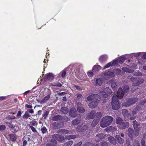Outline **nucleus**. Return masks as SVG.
I'll use <instances>...</instances> for the list:
<instances>
[{
  "instance_id": "obj_1",
  "label": "nucleus",
  "mask_w": 146,
  "mask_h": 146,
  "mask_svg": "<svg viewBox=\"0 0 146 146\" xmlns=\"http://www.w3.org/2000/svg\"><path fill=\"white\" fill-rule=\"evenodd\" d=\"M124 91L121 88H119L117 92V95L113 96L112 98L111 104L112 108L113 110H117L119 109L120 106V104L118 99L122 98L124 95L125 92H128L129 87L128 86H124L123 87Z\"/></svg>"
},
{
  "instance_id": "obj_2",
  "label": "nucleus",
  "mask_w": 146,
  "mask_h": 146,
  "mask_svg": "<svg viewBox=\"0 0 146 146\" xmlns=\"http://www.w3.org/2000/svg\"><path fill=\"white\" fill-rule=\"evenodd\" d=\"M87 100L90 101H93L89 104V106L90 108H93L98 105L100 100V97L99 95L97 94H93L88 96Z\"/></svg>"
},
{
  "instance_id": "obj_3",
  "label": "nucleus",
  "mask_w": 146,
  "mask_h": 146,
  "mask_svg": "<svg viewBox=\"0 0 146 146\" xmlns=\"http://www.w3.org/2000/svg\"><path fill=\"white\" fill-rule=\"evenodd\" d=\"M113 120V118L111 116L107 115L103 117L100 122V126L104 128L110 125Z\"/></svg>"
},
{
  "instance_id": "obj_4",
  "label": "nucleus",
  "mask_w": 146,
  "mask_h": 146,
  "mask_svg": "<svg viewBox=\"0 0 146 146\" xmlns=\"http://www.w3.org/2000/svg\"><path fill=\"white\" fill-rule=\"evenodd\" d=\"M116 123L118 124V127L120 129H123L129 127V123L127 122L123 121L122 119L120 117H117L116 119Z\"/></svg>"
},
{
  "instance_id": "obj_5",
  "label": "nucleus",
  "mask_w": 146,
  "mask_h": 146,
  "mask_svg": "<svg viewBox=\"0 0 146 146\" xmlns=\"http://www.w3.org/2000/svg\"><path fill=\"white\" fill-rule=\"evenodd\" d=\"M52 139L50 141L51 142L54 143L56 144L57 141L55 140H56L58 141L61 142L64 140V136L58 134H54L52 135Z\"/></svg>"
},
{
  "instance_id": "obj_6",
  "label": "nucleus",
  "mask_w": 146,
  "mask_h": 146,
  "mask_svg": "<svg viewBox=\"0 0 146 146\" xmlns=\"http://www.w3.org/2000/svg\"><path fill=\"white\" fill-rule=\"evenodd\" d=\"M138 100L137 98H133L129 99L126 102L122 104V106L125 107H127L134 104Z\"/></svg>"
},
{
  "instance_id": "obj_7",
  "label": "nucleus",
  "mask_w": 146,
  "mask_h": 146,
  "mask_svg": "<svg viewBox=\"0 0 146 146\" xmlns=\"http://www.w3.org/2000/svg\"><path fill=\"white\" fill-rule=\"evenodd\" d=\"M114 76V74L113 72L109 71L104 72L103 74V77L106 80H108L110 78H113Z\"/></svg>"
},
{
  "instance_id": "obj_8",
  "label": "nucleus",
  "mask_w": 146,
  "mask_h": 146,
  "mask_svg": "<svg viewBox=\"0 0 146 146\" xmlns=\"http://www.w3.org/2000/svg\"><path fill=\"white\" fill-rule=\"evenodd\" d=\"M131 80L133 82V86H137L143 83L144 81V80L143 79H141L140 81H139V78L132 77L131 78Z\"/></svg>"
},
{
  "instance_id": "obj_9",
  "label": "nucleus",
  "mask_w": 146,
  "mask_h": 146,
  "mask_svg": "<svg viewBox=\"0 0 146 146\" xmlns=\"http://www.w3.org/2000/svg\"><path fill=\"white\" fill-rule=\"evenodd\" d=\"M118 62V60H117L115 59L106 65L104 67V69H105L106 68H108L110 66H114L117 64Z\"/></svg>"
},
{
  "instance_id": "obj_10",
  "label": "nucleus",
  "mask_w": 146,
  "mask_h": 146,
  "mask_svg": "<svg viewBox=\"0 0 146 146\" xmlns=\"http://www.w3.org/2000/svg\"><path fill=\"white\" fill-rule=\"evenodd\" d=\"M109 83L111 84V86L113 90L117 89V85L116 84V81L113 80H111L109 81Z\"/></svg>"
},
{
  "instance_id": "obj_11",
  "label": "nucleus",
  "mask_w": 146,
  "mask_h": 146,
  "mask_svg": "<svg viewBox=\"0 0 146 146\" xmlns=\"http://www.w3.org/2000/svg\"><path fill=\"white\" fill-rule=\"evenodd\" d=\"M88 126L86 125H84L82 127H78L76 129L77 131L78 132H81L85 131L88 129Z\"/></svg>"
},
{
  "instance_id": "obj_12",
  "label": "nucleus",
  "mask_w": 146,
  "mask_h": 146,
  "mask_svg": "<svg viewBox=\"0 0 146 146\" xmlns=\"http://www.w3.org/2000/svg\"><path fill=\"white\" fill-rule=\"evenodd\" d=\"M76 115V109L74 108L71 109L69 111L70 116L72 117H74Z\"/></svg>"
},
{
  "instance_id": "obj_13",
  "label": "nucleus",
  "mask_w": 146,
  "mask_h": 146,
  "mask_svg": "<svg viewBox=\"0 0 146 146\" xmlns=\"http://www.w3.org/2000/svg\"><path fill=\"white\" fill-rule=\"evenodd\" d=\"M128 111L126 109L123 110L122 111V113L125 117V119H127L130 116V113H128Z\"/></svg>"
},
{
  "instance_id": "obj_14",
  "label": "nucleus",
  "mask_w": 146,
  "mask_h": 146,
  "mask_svg": "<svg viewBox=\"0 0 146 146\" xmlns=\"http://www.w3.org/2000/svg\"><path fill=\"white\" fill-rule=\"evenodd\" d=\"M140 125V123L136 121L135 120L133 121V125L134 129H141L140 127H138Z\"/></svg>"
},
{
  "instance_id": "obj_15",
  "label": "nucleus",
  "mask_w": 146,
  "mask_h": 146,
  "mask_svg": "<svg viewBox=\"0 0 146 146\" xmlns=\"http://www.w3.org/2000/svg\"><path fill=\"white\" fill-rule=\"evenodd\" d=\"M115 138L117 142L120 144H123L124 142V139L119 135H116Z\"/></svg>"
},
{
  "instance_id": "obj_16",
  "label": "nucleus",
  "mask_w": 146,
  "mask_h": 146,
  "mask_svg": "<svg viewBox=\"0 0 146 146\" xmlns=\"http://www.w3.org/2000/svg\"><path fill=\"white\" fill-rule=\"evenodd\" d=\"M108 139L110 143L113 145H115L117 144V142L115 139L112 136H110L108 138Z\"/></svg>"
},
{
  "instance_id": "obj_17",
  "label": "nucleus",
  "mask_w": 146,
  "mask_h": 146,
  "mask_svg": "<svg viewBox=\"0 0 146 146\" xmlns=\"http://www.w3.org/2000/svg\"><path fill=\"white\" fill-rule=\"evenodd\" d=\"M103 82V79L102 78L96 79V80L95 85L96 86H101Z\"/></svg>"
},
{
  "instance_id": "obj_18",
  "label": "nucleus",
  "mask_w": 146,
  "mask_h": 146,
  "mask_svg": "<svg viewBox=\"0 0 146 146\" xmlns=\"http://www.w3.org/2000/svg\"><path fill=\"white\" fill-rule=\"evenodd\" d=\"M128 131L129 133V136L131 139H132L134 133V131L133 129L131 128H129L128 129Z\"/></svg>"
},
{
  "instance_id": "obj_19",
  "label": "nucleus",
  "mask_w": 146,
  "mask_h": 146,
  "mask_svg": "<svg viewBox=\"0 0 146 146\" xmlns=\"http://www.w3.org/2000/svg\"><path fill=\"white\" fill-rule=\"evenodd\" d=\"M80 104H81L78 103L77 104V106H78L77 108V111L79 113H84L85 111V109L79 106Z\"/></svg>"
},
{
  "instance_id": "obj_20",
  "label": "nucleus",
  "mask_w": 146,
  "mask_h": 146,
  "mask_svg": "<svg viewBox=\"0 0 146 146\" xmlns=\"http://www.w3.org/2000/svg\"><path fill=\"white\" fill-rule=\"evenodd\" d=\"M60 111L63 114H66L68 112L69 110L66 107H62L60 109Z\"/></svg>"
},
{
  "instance_id": "obj_21",
  "label": "nucleus",
  "mask_w": 146,
  "mask_h": 146,
  "mask_svg": "<svg viewBox=\"0 0 146 146\" xmlns=\"http://www.w3.org/2000/svg\"><path fill=\"white\" fill-rule=\"evenodd\" d=\"M69 131L68 130L65 129H61L58 130L57 133H62L63 134H68Z\"/></svg>"
},
{
  "instance_id": "obj_22",
  "label": "nucleus",
  "mask_w": 146,
  "mask_h": 146,
  "mask_svg": "<svg viewBox=\"0 0 146 146\" xmlns=\"http://www.w3.org/2000/svg\"><path fill=\"white\" fill-rule=\"evenodd\" d=\"M47 79L49 80H52L54 79V76L52 74L49 73L46 75Z\"/></svg>"
},
{
  "instance_id": "obj_23",
  "label": "nucleus",
  "mask_w": 146,
  "mask_h": 146,
  "mask_svg": "<svg viewBox=\"0 0 146 146\" xmlns=\"http://www.w3.org/2000/svg\"><path fill=\"white\" fill-rule=\"evenodd\" d=\"M62 117L60 115H57L53 117L52 119L54 121H58L62 120Z\"/></svg>"
},
{
  "instance_id": "obj_24",
  "label": "nucleus",
  "mask_w": 146,
  "mask_h": 146,
  "mask_svg": "<svg viewBox=\"0 0 146 146\" xmlns=\"http://www.w3.org/2000/svg\"><path fill=\"white\" fill-rule=\"evenodd\" d=\"M96 113V111L94 110L92 111L89 114L88 117L90 119H93L95 116V114Z\"/></svg>"
},
{
  "instance_id": "obj_25",
  "label": "nucleus",
  "mask_w": 146,
  "mask_h": 146,
  "mask_svg": "<svg viewBox=\"0 0 146 146\" xmlns=\"http://www.w3.org/2000/svg\"><path fill=\"white\" fill-rule=\"evenodd\" d=\"M107 59V56L106 55L101 56L99 58V60L100 62H102L106 61Z\"/></svg>"
},
{
  "instance_id": "obj_26",
  "label": "nucleus",
  "mask_w": 146,
  "mask_h": 146,
  "mask_svg": "<svg viewBox=\"0 0 146 146\" xmlns=\"http://www.w3.org/2000/svg\"><path fill=\"white\" fill-rule=\"evenodd\" d=\"M80 119H76L73 120L72 122V124L73 125H76L79 124L80 122Z\"/></svg>"
},
{
  "instance_id": "obj_27",
  "label": "nucleus",
  "mask_w": 146,
  "mask_h": 146,
  "mask_svg": "<svg viewBox=\"0 0 146 146\" xmlns=\"http://www.w3.org/2000/svg\"><path fill=\"white\" fill-rule=\"evenodd\" d=\"M101 68V67L100 65H94L93 68L92 70L94 72H96L98 71Z\"/></svg>"
},
{
  "instance_id": "obj_28",
  "label": "nucleus",
  "mask_w": 146,
  "mask_h": 146,
  "mask_svg": "<svg viewBox=\"0 0 146 146\" xmlns=\"http://www.w3.org/2000/svg\"><path fill=\"white\" fill-rule=\"evenodd\" d=\"M122 69L123 71L128 73H131L134 72V70L125 67L122 68Z\"/></svg>"
},
{
  "instance_id": "obj_29",
  "label": "nucleus",
  "mask_w": 146,
  "mask_h": 146,
  "mask_svg": "<svg viewBox=\"0 0 146 146\" xmlns=\"http://www.w3.org/2000/svg\"><path fill=\"white\" fill-rule=\"evenodd\" d=\"M141 110L139 106L136 107L132 111V114L134 115L137 113V111H139Z\"/></svg>"
},
{
  "instance_id": "obj_30",
  "label": "nucleus",
  "mask_w": 146,
  "mask_h": 146,
  "mask_svg": "<svg viewBox=\"0 0 146 146\" xmlns=\"http://www.w3.org/2000/svg\"><path fill=\"white\" fill-rule=\"evenodd\" d=\"M99 121L98 120H97L96 118H95L94 120L91 124V126L92 127H95L98 123Z\"/></svg>"
},
{
  "instance_id": "obj_31",
  "label": "nucleus",
  "mask_w": 146,
  "mask_h": 146,
  "mask_svg": "<svg viewBox=\"0 0 146 146\" xmlns=\"http://www.w3.org/2000/svg\"><path fill=\"white\" fill-rule=\"evenodd\" d=\"M66 138L68 140H70L72 139H75L76 138V135H67L66 137Z\"/></svg>"
},
{
  "instance_id": "obj_32",
  "label": "nucleus",
  "mask_w": 146,
  "mask_h": 146,
  "mask_svg": "<svg viewBox=\"0 0 146 146\" xmlns=\"http://www.w3.org/2000/svg\"><path fill=\"white\" fill-rule=\"evenodd\" d=\"M95 116L97 118L96 119L97 120H98L99 121H100L102 117V114L100 112H98L96 114Z\"/></svg>"
},
{
  "instance_id": "obj_33",
  "label": "nucleus",
  "mask_w": 146,
  "mask_h": 146,
  "mask_svg": "<svg viewBox=\"0 0 146 146\" xmlns=\"http://www.w3.org/2000/svg\"><path fill=\"white\" fill-rule=\"evenodd\" d=\"M100 94L101 96H102L103 98H106L108 96V95L106 94V92L102 90L100 91Z\"/></svg>"
},
{
  "instance_id": "obj_34",
  "label": "nucleus",
  "mask_w": 146,
  "mask_h": 146,
  "mask_svg": "<svg viewBox=\"0 0 146 146\" xmlns=\"http://www.w3.org/2000/svg\"><path fill=\"white\" fill-rule=\"evenodd\" d=\"M50 95H48L46 96L44 98L42 99L41 101V102L44 103L46 102L50 98Z\"/></svg>"
},
{
  "instance_id": "obj_35",
  "label": "nucleus",
  "mask_w": 146,
  "mask_h": 146,
  "mask_svg": "<svg viewBox=\"0 0 146 146\" xmlns=\"http://www.w3.org/2000/svg\"><path fill=\"white\" fill-rule=\"evenodd\" d=\"M73 143V142L72 141H70L65 143L62 146H71Z\"/></svg>"
},
{
  "instance_id": "obj_36",
  "label": "nucleus",
  "mask_w": 146,
  "mask_h": 146,
  "mask_svg": "<svg viewBox=\"0 0 146 146\" xmlns=\"http://www.w3.org/2000/svg\"><path fill=\"white\" fill-rule=\"evenodd\" d=\"M15 117L13 115H9L7 116L5 118V119L7 120H9L15 119Z\"/></svg>"
},
{
  "instance_id": "obj_37",
  "label": "nucleus",
  "mask_w": 146,
  "mask_h": 146,
  "mask_svg": "<svg viewBox=\"0 0 146 146\" xmlns=\"http://www.w3.org/2000/svg\"><path fill=\"white\" fill-rule=\"evenodd\" d=\"M30 116L28 111H26L25 114L23 116V118L24 119H27Z\"/></svg>"
},
{
  "instance_id": "obj_38",
  "label": "nucleus",
  "mask_w": 146,
  "mask_h": 146,
  "mask_svg": "<svg viewBox=\"0 0 146 146\" xmlns=\"http://www.w3.org/2000/svg\"><path fill=\"white\" fill-rule=\"evenodd\" d=\"M126 60V58L124 56H121L120 57L119 60L118 62L120 63H121L123 62L124 60Z\"/></svg>"
},
{
  "instance_id": "obj_39",
  "label": "nucleus",
  "mask_w": 146,
  "mask_h": 146,
  "mask_svg": "<svg viewBox=\"0 0 146 146\" xmlns=\"http://www.w3.org/2000/svg\"><path fill=\"white\" fill-rule=\"evenodd\" d=\"M140 129H134L135 132L133 133V136H134L135 137L138 136L139 135V133Z\"/></svg>"
},
{
  "instance_id": "obj_40",
  "label": "nucleus",
  "mask_w": 146,
  "mask_h": 146,
  "mask_svg": "<svg viewBox=\"0 0 146 146\" xmlns=\"http://www.w3.org/2000/svg\"><path fill=\"white\" fill-rule=\"evenodd\" d=\"M9 136L10 137L12 141H14L16 140V137L15 135L13 134H10Z\"/></svg>"
},
{
  "instance_id": "obj_41",
  "label": "nucleus",
  "mask_w": 146,
  "mask_h": 146,
  "mask_svg": "<svg viewBox=\"0 0 146 146\" xmlns=\"http://www.w3.org/2000/svg\"><path fill=\"white\" fill-rule=\"evenodd\" d=\"M133 75L136 76H140L142 75V73L141 72L138 71L135 72L133 74Z\"/></svg>"
},
{
  "instance_id": "obj_42",
  "label": "nucleus",
  "mask_w": 146,
  "mask_h": 146,
  "mask_svg": "<svg viewBox=\"0 0 146 146\" xmlns=\"http://www.w3.org/2000/svg\"><path fill=\"white\" fill-rule=\"evenodd\" d=\"M49 114V112L48 111H45L42 114V116L44 117V119H45L46 118L48 115Z\"/></svg>"
},
{
  "instance_id": "obj_43",
  "label": "nucleus",
  "mask_w": 146,
  "mask_h": 146,
  "mask_svg": "<svg viewBox=\"0 0 146 146\" xmlns=\"http://www.w3.org/2000/svg\"><path fill=\"white\" fill-rule=\"evenodd\" d=\"M96 136L99 137L100 139H102L104 138L105 135L104 133H102L99 135H97Z\"/></svg>"
},
{
  "instance_id": "obj_44",
  "label": "nucleus",
  "mask_w": 146,
  "mask_h": 146,
  "mask_svg": "<svg viewBox=\"0 0 146 146\" xmlns=\"http://www.w3.org/2000/svg\"><path fill=\"white\" fill-rule=\"evenodd\" d=\"M47 129L45 127H43L41 128V131H42L43 134L45 133L47 131Z\"/></svg>"
},
{
  "instance_id": "obj_45",
  "label": "nucleus",
  "mask_w": 146,
  "mask_h": 146,
  "mask_svg": "<svg viewBox=\"0 0 146 146\" xmlns=\"http://www.w3.org/2000/svg\"><path fill=\"white\" fill-rule=\"evenodd\" d=\"M114 127H112V126H110L106 129V132H108L112 130L113 129H115Z\"/></svg>"
},
{
  "instance_id": "obj_46",
  "label": "nucleus",
  "mask_w": 146,
  "mask_h": 146,
  "mask_svg": "<svg viewBox=\"0 0 146 146\" xmlns=\"http://www.w3.org/2000/svg\"><path fill=\"white\" fill-rule=\"evenodd\" d=\"M106 91L107 92L110 94L111 95L112 93L111 90L108 87H107L106 88Z\"/></svg>"
},
{
  "instance_id": "obj_47",
  "label": "nucleus",
  "mask_w": 146,
  "mask_h": 146,
  "mask_svg": "<svg viewBox=\"0 0 146 146\" xmlns=\"http://www.w3.org/2000/svg\"><path fill=\"white\" fill-rule=\"evenodd\" d=\"M83 146H94V145L93 143L87 142Z\"/></svg>"
},
{
  "instance_id": "obj_48",
  "label": "nucleus",
  "mask_w": 146,
  "mask_h": 146,
  "mask_svg": "<svg viewBox=\"0 0 146 146\" xmlns=\"http://www.w3.org/2000/svg\"><path fill=\"white\" fill-rule=\"evenodd\" d=\"M6 128L5 126L3 125H0V130L1 131H3Z\"/></svg>"
},
{
  "instance_id": "obj_49",
  "label": "nucleus",
  "mask_w": 146,
  "mask_h": 146,
  "mask_svg": "<svg viewBox=\"0 0 146 146\" xmlns=\"http://www.w3.org/2000/svg\"><path fill=\"white\" fill-rule=\"evenodd\" d=\"M115 72L117 75H119L120 74L121 70L119 69H115Z\"/></svg>"
},
{
  "instance_id": "obj_50",
  "label": "nucleus",
  "mask_w": 146,
  "mask_h": 146,
  "mask_svg": "<svg viewBox=\"0 0 146 146\" xmlns=\"http://www.w3.org/2000/svg\"><path fill=\"white\" fill-rule=\"evenodd\" d=\"M30 128L31 129L32 131L33 132H37V131L36 129L33 126H30Z\"/></svg>"
},
{
  "instance_id": "obj_51",
  "label": "nucleus",
  "mask_w": 146,
  "mask_h": 146,
  "mask_svg": "<svg viewBox=\"0 0 146 146\" xmlns=\"http://www.w3.org/2000/svg\"><path fill=\"white\" fill-rule=\"evenodd\" d=\"M101 146H108V144L106 142L101 143Z\"/></svg>"
},
{
  "instance_id": "obj_52",
  "label": "nucleus",
  "mask_w": 146,
  "mask_h": 146,
  "mask_svg": "<svg viewBox=\"0 0 146 146\" xmlns=\"http://www.w3.org/2000/svg\"><path fill=\"white\" fill-rule=\"evenodd\" d=\"M87 74L90 77H92L93 76V73L91 72H87Z\"/></svg>"
},
{
  "instance_id": "obj_53",
  "label": "nucleus",
  "mask_w": 146,
  "mask_h": 146,
  "mask_svg": "<svg viewBox=\"0 0 146 146\" xmlns=\"http://www.w3.org/2000/svg\"><path fill=\"white\" fill-rule=\"evenodd\" d=\"M37 124V122L35 121H32V125L33 126L36 125Z\"/></svg>"
},
{
  "instance_id": "obj_54",
  "label": "nucleus",
  "mask_w": 146,
  "mask_h": 146,
  "mask_svg": "<svg viewBox=\"0 0 146 146\" xmlns=\"http://www.w3.org/2000/svg\"><path fill=\"white\" fill-rule=\"evenodd\" d=\"M13 130L12 131L13 132H17L18 131V128H17V127H16L15 126V127L13 129Z\"/></svg>"
},
{
  "instance_id": "obj_55",
  "label": "nucleus",
  "mask_w": 146,
  "mask_h": 146,
  "mask_svg": "<svg viewBox=\"0 0 146 146\" xmlns=\"http://www.w3.org/2000/svg\"><path fill=\"white\" fill-rule=\"evenodd\" d=\"M66 74V72L65 70H63L61 76L62 77H64Z\"/></svg>"
},
{
  "instance_id": "obj_56",
  "label": "nucleus",
  "mask_w": 146,
  "mask_h": 146,
  "mask_svg": "<svg viewBox=\"0 0 146 146\" xmlns=\"http://www.w3.org/2000/svg\"><path fill=\"white\" fill-rule=\"evenodd\" d=\"M46 146H56V145L54 144L49 143L47 144Z\"/></svg>"
},
{
  "instance_id": "obj_57",
  "label": "nucleus",
  "mask_w": 146,
  "mask_h": 146,
  "mask_svg": "<svg viewBox=\"0 0 146 146\" xmlns=\"http://www.w3.org/2000/svg\"><path fill=\"white\" fill-rule=\"evenodd\" d=\"M15 126H16L15 125H14L12 123H11V124H10V125H9V127H11L12 129H13L14 128H15Z\"/></svg>"
},
{
  "instance_id": "obj_58",
  "label": "nucleus",
  "mask_w": 146,
  "mask_h": 146,
  "mask_svg": "<svg viewBox=\"0 0 146 146\" xmlns=\"http://www.w3.org/2000/svg\"><path fill=\"white\" fill-rule=\"evenodd\" d=\"M142 146H146L145 144V141L144 139H142L141 141Z\"/></svg>"
},
{
  "instance_id": "obj_59",
  "label": "nucleus",
  "mask_w": 146,
  "mask_h": 146,
  "mask_svg": "<svg viewBox=\"0 0 146 146\" xmlns=\"http://www.w3.org/2000/svg\"><path fill=\"white\" fill-rule=\"evenodd\" d=\"M21 114H22V113H21V111H19L17 113V117H20L21 116Z\"/></svg>"
},
{
  "instance_id": "obj_60",
  "label": "nucleus",
  "mask_w": 146,
  "mask_h": 146,
  "mask_svg": "<svg viewBox=\"0 0 146 146\" xmlns=\"http://www.w3.org/2000/svg\"><path fill=\"white\" fill-rule=\"evenodd\" d=\"M146 102V100H143L142 102L140 103V105H143Z\"/></svg>"
},
{
  "instance_id": "obj_61",
  "label": "nucleus",
  "mask_w": 146,
  "mask_h": 146,
  "mask_svg": "<svg viewBox=\"0 0 146 146\" xmlns=\"http://www.w3.org/2000/svg\"><path fill=\"white\" fill-rule=\"evenodd\" d=\"M74 87L78 90H81L80 87L79 86H76V85H75L74 86Z\"/></svg>"
},
{
  "instance_id": "obj_62",
  "label": "nucleus",
  "mask_w": 146,
  "mask_h": 146,
  "mask_svg": "<svg viewBox=\"0 0 146 146\" xmlns=\"http://www.w3.org/2000/svg\"><path fill=\"white\" fill-rule=\"evenodd\" d=\"M55 86L59 87H61L62 86V84L60 83H58L57 84L55 85Z\"/></svg>"
},
{
  "instance_id": "obj_63",
  "label": "nucleus",
  "mask_w": 146,
  "mask_h": 146,
  "mask_svg": "<svg viewBox=\"0 0 146 146\" xmlns=\"http://www.w3.org/2000/svg\"><path fill=\"white\" fill-rule=\"evenodd\" d=\"M23 146H25L27 144V141L26 140H24L23 143Z\"/></svg>"
},
{
  "instance_id": "obj_64",
  "label": "nucleus",
  "mask_w": 146,
  "mask_h": 146,
  "mask_svg": "<svg viewBox=\"0 0 146 146\" xmlns=\"http://www.w3.org/2000/svg\"><path fill=\"white\" fill-rule=\"evenodd\" d=\"M77 96L78 98H80L82 97V95L81 94H77Z\"/></svg>"
}]
</instances>
